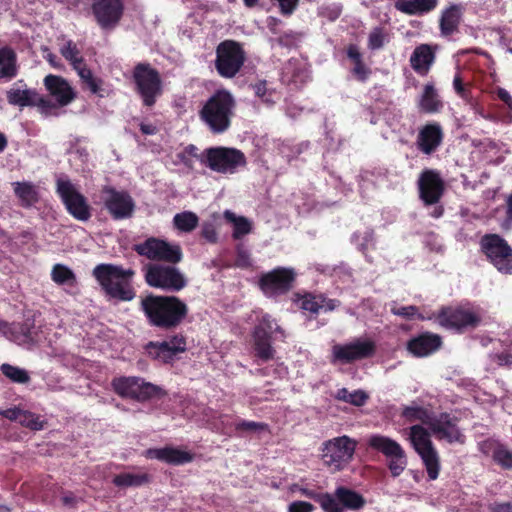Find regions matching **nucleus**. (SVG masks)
Wrapping results in <instances>:
<instances>
[{
	"instance_id": "f257e3e1",
	"label": "nucleus",
	"mask_w": 512,
	"mask_h": 512,
	"mask_svg": "<svg viewBox=\"0 0 512 512\" xmlns=\"http://www.w3.org/2000/svg\"><path fill=\"white\" fill-rule=\"evenodd\" d=\"M148 323L169 330L179 326L188 314L187 305L176 296L148 295L141 300Z\"/></svg>"
},
{
	"instance_id": "f03ea898",
	"label": "nucleus",
	"mask_w": 512,
	"mask_h": 512,
	"mask_svg": "<svg viewBox=\"0 0 512 512\" xmlns=\"http://www.w3.org/2000/svg\"><path fill=\"white\" fill-rule=\"evenodd\" d=\"M234 108L232 94L227 90H218L204 102L199 115L213 133H223L231 124Z\"/></svg>"
},
{
	"instance_id": "7ed1b4c3",
	"label": "nucleus",
	"mask_w": 512,
	"mask_h": 512,
	"mask_svg": "<svg viewBox=\"0 0 512 512\" xmlns=\"http://www.w3.org/2000/svg\"><path fill=\"white\" fill-rule=\"evenodd\" d=\"M93 275L111 298L130 301L135 297L130 285L134 275L132 269H124L113 264H99L94 268Z\"/></svg>"
},
{
	"instance_id": "20e7f679",
	"label": "nucleus",
	"mask_w": 512,
	"mask_h": 512,
	"mask_svg": "<svg viewBox=\"0 0 512 512\" xmlns=\"http://www.w3.org/2000/svg\"><path fill=\"white\" fill-rule=\"evenodd\" d=\"M199 161L214 171L223 175H233L247 165L245 154L234 147H209L200 153Z\"/></svg>"
},
{
	"instance_id": "39448f33",
	"label": "nucleus",
	"mask_w": 512,
	"mask_h": 512,
	"mask_svg": "<svg viewBox=\"0 0 512 512\" xmlns=\"http://www.w3.org/2000/svg\"><path fill=\"white\" fill-rule=\"evenodd\" d=\"M376 350L377 345L373 339L366 336L354 337L332 347L331 362L333 364H351L373 357Z\"/></svg>"
},
{
	"instance_id": "423d86ee",
	"label": "nucleus",
	"mask_w": 512,
	"mask_h": 512,
	"mask_svg": "<svg viewBox=\"0 0 512 512\" xmlns=\"http://www.w3.org/2000/svg\"><path fill=\"white\" fill-rule=\"evenodd\" d=\"M274 340H284L285 331L268 314H263L253 332L254 351L256 357L261 361H268L274 358L275 350L271 345L272 336Z\"/></svg>"
},
{
	"instance_id": "0eeeda50",
	"label": "nucleus",
	"mask_w": 512,
	"mask_h": 512,
	"mask_svg": "<svg viewBox=\"0 0 512 512\" xmlns=\"http://www.w3.org/2000/svg\"><path fill=\"white\" fill-rule=\"evenodd\" d=\"M409 440L423 461L429 479H437L440 471V458L429 432L421 425H413L409 428Z\"/></svg>"
},
{
	"instance_id": "6e6552de",
	"label": "nucleus",
	"mask_w": 512,
	"mask_h": 512,
	"mask_svg": "<svg viewBox=\"0 0 512 512\" xmlns=\"http://www.w3.org/2000/svg\"><path fill=\"white\" fill-rule=\"evenodd\" d=\"M356 447V440L346 435L327 440L322 444L323 462L332 471L343 470L352 461Z\"/></svg>"
},
{
	"instance_id": "1a4fd4ad",
	"label": "nucleus",
	"mask_w": 512,
	"mask_h": 512,
	"mask_svg": "<svg viewBox=\"0 0 512 512\" xmlns=\"http://www.w3.org/2000/svg\"><path fill=\"white\" fill-rule=\"evenodd\" d=\"M56 191L73 218L81 222H87L91 218V207L86 197L68 177H59L56 180Z\"/></svg>"
},
{
	"instance_id": "9d476101",
	"label": "nucleus",
	"mask_w": 512,
	"mask_h": 512,
	"mask_svg": "<svg viewBox=\"0 0 512 512\" xmlns=\"http://www.w3.org/2000/svg\"><path fill=\"white\" fill-rule=\"evenodd\" d=\"M480 249L498 272L512 274V247L498 234H485L480 239Z\"/></svg>"
},
{
	"instance_id": "9b49d317",
	"label": "nucleus",
	"mask_w": 512,
	"mask_h": 512,
	"mask_svg": "<svg viewBox=\"0 0 512 512\" xmlns=\"http://www.w3.org/2000/svg\"><path fill=\"white\" fill-rule=\"evenodd\" d=\"M145 280L151 287L172 292L180 291L186 286L183 274L171 265L148 264L145 267Z\"/></svg>"
},
{
	"instance_id": "f8f14e48",
	"label": "nucleus",
	"mask_w": 512,
	"mask_h": 512,
	"mask_svg": "<svg viewBox=\"0 0 512 512\" xmlns=\"http://www.w3.org/2000/svg\"><path fill=\"white\" fill-rule=\"evenodd\" d=\"M245 55L240 45L234 41L221 42L216 49L215 67L224 78L234 77L244 64Z\"/></svg>"
},
{
	"instance_id": "ddd939ff",
	"label": "nucleus",
	"mask_w": 512,
	"mask_h": 512,
	"mask_svg": "<svg viewBox=\"0 0 512 512\" xmlns=\"http://www.w3.org/2000/svg\"><path fill=\"white\" fill-rule=\"evenodd\" d=\"M112 386L118 395L138 401L148 400L162 392L159 386L146 382L143 378L136 376L114 379Z\"/></svg>"
},
{
	"instance_id": "4468645a",
	"label": "nucleus",
	"mask_w": 512,
	"mask_h": 512,
	"mask_svg": "<svg viewBox=\"0 0 512 512\" xmlns=\"http://www.w3.org/2000/svg\"><path fill=\"white\" fill-rule=\"evenodd\" d=\"M133 79L143 103L152 106L161 94V80L158 72L148 64H138L134 68Z\"/></svg>"
},
{
	"instance_id": "2eb2a0df",
	"label": "nucleus",
	"mask_w": 512,
	"mask_h": 512,
	"mask_svg": "<svg viewBox=\"0 0 512 512\" xmlns=\"http://www.w3.org/2000/svg\"><path fill=\"white\" fill-rule=\"evenodd\" d=\"M134 250L139 255L154 261H165L175 264L182 259V251L179 245L170 244L154 237H150L144 242L136 244Z\"/></svg>"
},
{
	"instance_id": "dca6fc26",
	"label": "nucleus",
	"mask_w": 512,
	"mask_h": 512,
	"mask_svg": "<svg viewBox=\"0 0 512 512\" xmlns=\"http://www.w3.org/2000/svg\"><path fill=\"white\" fill-rule=\"evenodd\" d=\"M102 197L104 207L114 220L128 219L133 215L135 203L128 192L105 186Z\"/></svg>"
},
{
	"instance_id": "f3484780",
	"label": "nucleus",
	"mask_w": 512,
	"mask_h": 512,
	"mask_svg": "<svg viewBox=\"0 0 512 512\" xmlns=\"http://www.w3.org/2000/svg\"><path fill=\"white\" fill-rule=\"evenodd\" d=\"M295 276L294 269L277 267L260 278V288L268 297L284 294L291 289Z\"/></svg>"
},
{
	"instance_id": "a211bd4d",
	"label": "nucleus",
	"mask_w": 512,
	"mask_h": 512,
	"mask_svg": "<svg viewBox=\"0 0 512 512\" xmlns=\"http://www.w3.org/2000/svg\"><path fill=\"white\" fill-rule=\"evenodd\" d=\"M433 321L448 330L459 331L467 327H475L480 322L479 316L470 310L444 307L435 313Z\"/></svg>"
},
{
	"instance_id": "6ab92c4d",
	"label": "nucleus",
	"mask_w": 512,
	"mask_h": 512,
	"mask_svg": "<svg viewBox=\"0 0 512 512\" xmlns=\"http://www.w3.org/2000/svg\"><path fill=\"white\" fill-rule=\"evenodd\" d=\"M186 350V339L177 334L165 341L149 342L145 346L147 355L160 363H169Z\"/></svg>"
},
{
	"instance_id": "aec40b11",
	"label": "nucleus",
	"mask_w": 512,
	"mask_h": 512,
	"mask_svg": "<svg viewBox=\"0 0 512 512\" xmlns=\"http://www.w3.org/2000/svg\"><path fill=\"white\" fill-rule=\"evenodd\" d=\"M10 105L23 109L24 107L38 106L42 110L49 108L50 101L43 98L35 89L27 88L23 81H18L6 92Z\"/></svg>"
},
{
	"instance_id": "412c9836",
	"label": "nucleus",
	"mask_w": 512,
	"mask_h": 512,
	"mask_svg": "<svg viewBox=\"0 0 512 512\" xmlns=\"http://www.w3.org/2000/svg\"><path fill=\"white\" fill-rule=\"evenodd\" d=\"M428 428L439 440L449 443H464V435L457 426V419L450 414L433 415Z\"/></svg>"
},
{
	"instance_id": "4be33fe9",
	"label": "nucleus",
	"mask_w": 512,
	"mask_h": 512,
	"mask_svg": "<svg viewBox=\"0 0 512 512\" xmlns=\"http://www.w3.org/2000/svg\"><path fill=\"white\" fill-rule=\"evenodd\" d=\"M420 198L426 205L437 203L444 191V183L434 170L424 171L418 180Z\"/></svg>"
},
{
	"instance_id": "5701e85b",
	"label": "nucleus",
	"mask_w": 512,
	"mask_h": 512,
	"mask_svg": "<svg viewBox=\"0 0 512 512\" xmlns=\"http://www.w3.org/2000/svg\"><path fill=\"white\" fill-rule=\"evenodd\" d=\"M92 8L97 22L104 29L113 27L123 13L120 0H94Z\"/></svg>"
},
{
	"instance_id": "b1692460",
	"label": "nucleus",
	"mask_w": 512,
	"mask_h": 512,
	"mask_svg": "<svg viewBox=\"0 0 512 512\" xmlns=\"http://www.w3.org/2000/svg\"><path fill=\"white\" fill-rule=\"evenodd\" d=\"M44 86L58 106L70 104L76 97V92L69 82L61 76L49 74L44 78Z\"/></svg>"
},
{
	"instance_id": "393cba45",
	"label": "nucleus",
	"mask_w": 512,
	"mask_h": 512,
	"mask_svg": "<svg viewBox=\"0 0 512 512\" xmlns=\"http://www.w3.org/2000/svg\"><path fill=\"white\" fill-rule=\"evenodd\" d=\"M148 459H157L170 465H182L193 460V454L171 446L150 448L144 452Z\"/></svg>"
},
{
	"instance_id": "a878e982",
	"label": "nucleus",
	"mask_w": 512,
	"mask_h": 512,
	"mask_svg": "<svg viewBox=\"0 0 512 512\" xmlns=\"http://www.w3.org/2000/svg\"><path fill=\"white\" fill-rule=\"evenodd\" d=\"M443 131L438 123L425 125L417 137V145L420 151L431 154L442 143Z\"/></svg>"
},
{
	"instance_id": "bb28decb",
	"label": "nucleus",
	"mask_w": 512,
	"mask_h": 512,
	"mask_svg": "<svg viewBox=\"0 0 512 512\" xmlns=\"http://www.w3.org/2000/svg\"><path fill=\"white\" fill-rule=\"evenodd\" d=\"M332 499L340 512L360 510L365 505V499L361 494L344 486L335 489Z\"/></svg>"
},
{
	"instance_id": "cd10ccee",
	"label": "nucleus",
	"mask_w": 512,
	"mask_h": 512,
	"mask_svg": "<svg viewBox=\"0 0 512 512\" xmlns=\"http://www.w3.org/2000/svg\"><path fill=\"white\" fill-rule=\"evenodd\" d=\"M441 346V338L432 333H423L407 343L408 351L416 357H425Z\"/></svg>"
},
{
	"instance_id": "c85d7f7f",
	"label": "nucleus",
	"mask_w": 512,
	"mask_h": 512,
	"mask_svg": "<svg viewBox=\"0 0 512 512\" xmlns=\"http://www.w3.org/2000/svg\"><path fill=\"white\" fill-rule=\"evenodd\" d=\"M435 61V51L429 44L418 45L410 57L412 69L419 75L425 76Z\"/></svg>"
},
{
	"instance_id": "c756f323",
	"label": "nucleus",
	"mask_w": 512,
	"mask_h": 512,
	"mask_svg": "<svg viewBox=\"0 0 512 512\" xmlns=\"http://www.w3.org/2000/svg\"><path fill=\"white\" fill-rule=\"evenodd\" d=\"M439 0H393L394 8L409 16H423L432 12Z\"/></svg>"
},
{
	"instance_id": "7c9ffc66",
	"label": "nucleus",
	"mask_w": 512,
	"mask_h": 512,
	"mask_svg": "<svg viewBox=\"0 0 512 512\" xmlns=\"http://www.w3.org/2000/svg\"><path fill=\"white\" fill-rule=\"evenodd\" d=\"M200 154L198 148L189 144L182 149H178L172 152L169 156L171 163L184 173H190L194 170V164L196 160H199Z\"/></svg>"
},
{
	"instance_id": "2f4dec72",
	"label": "nucleus",
	"mask_w": 512,
	"mask_h": 512,
	"mask_svg": "<svg viewBox=\"0 0 512 512\" xmlns=\"http://www.w3.org/2000/svg\"><path fill=\"white\" fill-rule=\"evenodd\" d=\"M18 74L17 55L12 48L0 45V80L9 81Z\"/></svg>"
},
{
	"instance_id": "473e14b6",
	"label": "nucleus",
	"mask_w": 512,
	"mask_h": 512,
	"mask_svg": "<svg viewBox=\"0 0 512 512\" xmlns=\"http://www.w3.org/2000/svg\"><path fill=\"white\" fill-rule=\"evenodd\" d=\"M461 7L452 4L443 10L440 18V31L443 36H450L458 30L461 21Z\"/></svg>"
},
{
	"instance_id": "72a5a7b5",
	"label": "nucleus",
	"mask_w": 512,
	"mask_h": 512,
	"mask_svg": "<svg viewBox=\"0 0 512 512\" xmlns=\"http://www.w3.org/2000/svg\"><path fill=\"white\" fill-rule=\"evenodd\" d=\"M367 444L370 448L382 453L386 458L392 457L403 449L397 441L380 434L369 436Z\"/></svg>"
},
{
	"instance_id": "f704fd0d",
	"label": "nucleus",
	"mask_w": 512,
	"mask_h": 512,
	"mask_svg": "<svg viewBox=\"0 0 512 512\" xmlns=\"http://www.w3.org/2000/svg\"><path fill=\"white\" fill-rule=\"evenodd\" d=\"M150 475L143 471L124 472L113 478V484L119 488L140 487L150 482Z\"/></svg>"
},
{
	"instance_id": "c9c22d12",
	"label": "nucleus",
	"mask_w": 512,
	"mask_h": 512,
	"mask_svg": "<svg viewBox=\"0 0 512 512\" xmlns=\"http://www.w3.org/2000/svg\"><path fill=\"white\" fill-rule=\"evenodd\" d=\"M390 311L393 315L399 316L405 320H414L418 319L421 321L424 320H432L435 317V313H422L419 311L417 306L408 305V306H398L396 302H392L390 304Z\"/></svg>"
},
{
	"instance_id": "e433bc0d",
	"label": "nucleus",
	"mask_w": 512,
	"mask_h": 512,
	"mask_svg": "<svg viewBox=\"0 0 512 512\" xmlns=\"http://www.w3.org/2000/svg\"><path fill=\"white\" fill-rule=\"evenodd\" d=\"M420 109L426 113H435L442 108V102L433 84H426L419 101Z\"/></svg>"
},
{
	"instance_id": "4c0bfd02",
	"label": "nucleus",
	"mask_w": 512,
	"mask_h": 512,
	"mask_svg": "<svg viewBox=\"0 0 512 512\" xmlns=\"http://www.w3.org/2000/svg\"><path fill=\"white\" fill-rule=\"evenodd\" d=\"M283 78L298 87L309 80L310 74L306 68L300 67L297 61H289L284 67Z\"/></svg>"
},
{
	"instance_id": "58836bf2",
	"label": "nucleus",
	"mask_w": 512,
	"mask_h": 512,
	"mask_svg": "<svg viewBox=\"0 0 512 512\" xmlns=\"http://www.w3.org/2000/svg\"><path fill=\"white\" fill-rule=\"evenodd\" d=\"M300 493L315 502H317L323 512H340L338 508L336 507L334 500L332 499V493H319L315 490L308 489V488H301Z\"/></svg>"
},
{
	"instance_id": "ea45409f",
	"label": "nucleus",
	"mask_w": 512,
	"mask_h": 512,
	"mask_svg": "<svg viewBox=\"0 0 512 512\" xmlns=\"http://www.w3.org/2000/svg\"><path fill=\"white\" fill-rule=\"evenodd\" d=\"M224 218L233 224V237L240 239L251 232V222L243 216H237L234 212L226 210Z\"/></svg>"
},
{
	"instance_id": "a19ab883",
	"label": "nucleus",
	"mask_w": 512,
	"mask_h": 512,
	"mask_svg": "<svg viewBox=\"0 0 512 512\" xmlns=\"http://www.w3.org/2000/svg\"><path fill=\"white\" fill-rule=\"evenodd\" d=\"M199 222L198 216L191 211L177 213L173 217L174 226L181 232L189 233L193 231Z\"/></svg>"
},
{
	"instance_id": "79ce46f5",
	"label": "nucleus",
	"mask_w": 512,
	"mask_h": 512,
	"mask_svg": "<svg viewBox=\"0 0 512 512\" xmlns=\"http://www.w3.org/2000/svg\"><path fill=\"white\" fill-rule=\"evenodd\" d=\"M1 373L16 384H27L30 381V374L27 370L14 366L8 363H3L0 366Z\"/></svg>"
},
{
	"instance_id": "37998d69",
	"label": "nucleus",
	"mask_w": 512,
	"mask_h": 512,
	"mask_svg": "<svg viewBox=\"0 0 512 512\" xmlns=\"http://www.w3.org/2000/svg\"><path fill=\"white\" fill-rule=\"evenodd\" d=\"M402 416L408 422L420 421L427 426H429L433 417L427 409L419 405L405 406L402 411Z\"/></svg>"
},
{
	"instance_id": "c03bdc74",
	"label": "nucleus",
	"mask_w": 512,
	"mask_h": 512,
	"mask_svg": "<svg viewBox=\"0 0 512 512\" xmlns=\"http://www.w3.org/2000/svg\"><path fill=\"white\" fill-rule=\"evenodd\" d=\"M52 280L58 285L73 286L76 284L74 272L63 264H56L51 271Z\"/></svg>"
},
{
	"instance_id": "a18cd8bd",
	"label": "nucleus",
	"mask_w": 512,
	"mask_h": 512,
	"mask_svg": "<svg viewBox=\"0 0 512 512\" xmlns=\"http://www.w3.org/2000/svg\"><path fill=\"white\" fill-rule=\"evenodd\" d=\"M323 302L315 296L307 295L301 301V308L311 314H318L321 310L331 311L335 308V300H329L326 305Z\"/></svg>"
},
{
	"instance_id": "49530a36",
	"label": "nucleus",
	"mask_w": 512,
	"mask_h": 512,
	"mask_svg": "<svg viewBox=\"0 0 512 512\" xmlns=\"http://www.w3.org/2000/svg\"><path fill=\"white\" fill-rule=\"evenodd\" d=\"M60 53L72 65L73 68L84 62L79 48L72 40H67L60 47Z\"/></svg>"
},
{
	"instance_id": "de8ad7c7",
	"label": "nucleus",
	"mask_w": 512,
	"mask_h": 512,
	"mask_svg": "<svg viewBox=\"0 0 512 512\" xmlns=\"http://www.w3.org/2000/svg\"><path fill=\"white\" fill-rule=\"evenodd\" d=\"M15 194L21 200L23 206H31L37 201V192L29 183H16Z\"/></svg>"
},
{
	"instance_id": "09e8293b",
	"label": "nucleus",
	"mask_w": 512,
	"mask_h": 512,
	"mask_svg": "<svg viewBox=\"0 0 512 512\" xmlns=\"http://www.w3.org/2000/svg\"><path fill=\"white\" fill-rule=\"evenodd\" d=\"M336 398L355 406H362L366 403L368 395L363 390L350 392L347 388H341L337 391Z\"/></svg>"
},
{
	"instance_id": "8fccbe9b",
	"label": "nucleus",
	"mask_w": 512,
	"mask_h": 512,
	"mask_svg": "<svg viewBox=\"0 0 512 512\" xmlns=\"http://www.w3.org/2000/svg\"><path fill=\"white\" fill-rule=\"evenodd\" d=\"M74 70L77 72L82 83L91 91L96 94L99 91L98 80L93 76L92 71L83 62L79 66H76Z\"/></svg>"
},
{
	"instance_id": "3c124183",
	"label": "nucleus",
	"mask_w": 512,
	"mask_h": 512,
	"mask_svg": "<svg viewBox=\"0 0 512 512\" xmlns=\"http://www.w3.org/2000/svg\"><path fill=\"white\" fill-rule=\"evenodd\" d=\"M388 41L389 38L387 32L384 28L377 26L369 33L367 45L370 50H380Z\"/></svg>"
},
{
	"instance_id": "603ef678",
	"label": "nucleus",
	"mask_w": 512,
	"mask_h": 512,
	"mask_svg": "<svg viewBox=\"0 0 512 512\" xmlns=\"http://www.w3.org/2000/svg\"><path fill=\"white\" fill-rule=\"evenodd\" d=\"M17 423L35 431H39L44 428V421L41 417L26 410L21 411Z\"/></svg>"
},
{
	"instance_id": "864d4df0",
	"label": "nucleus",
	"mask_w": 512,
	"mask_h": 512,
	"mask_svg": "<svg viewBox=\"0 0 512 512\" xmlns=\"http://www.w3.org/2000/svg\"><path fill=\"white\" fill-rule=\"evenodd\" d=\"M387 459L388 467L393 477L399 476L407 466V458L404 449H401L400 452H397V454Z\"/></svg>"
},
{
	"instance_id": "5fc2aeb1",
	"label": "nucleus",
	"mask_w": 512,
	"mask_h": 512,
	"mask_svg": "<svg viewBox=\"0 0 512 512\" xmlns=\"http://www.w3.org/2000/svg\"><path fill=\"white\" fill-rule=\"evenodd\" d=\"M493 460L505 469H512V452L503 444H499Z\"/></svg>"
},
{
	"instance_id": "6e6d98bb",
	"label": "nucleus",
	"mask_w": 512,
	"mask_h": 512,
	"mask_svg": "<svg viewBox=\"0 0 512 512\" xmlns=\"http://www.w3.org/2000/svg\"><path fill=\"white\" fill-rule=\"evenodd\" d=\"M238 432H261L267 429V425L262 422L239 420L234 424Z\"/></svg>"
},
{
	"instance_id": "4d7b16f0",
	"label": "nucleus",
	"mask_w": 512,
	"mask_h": 512,
	"mask_svg": "<svg viewBox=\"0 0 512 512\" xmlns=\"http://www.w3.org/2000/svg\"><path fill=\"white\" fill-rule=\"evenodd\" d=\"M13 330L20 334L19 340L22 342H29L34 340L33 324L30 320H26L21 324L14 325Z\"/></svg>"
},
{
	"instance_id": "13d9d810",
	"label": "nucleus",
	"mask_w": 512,
	"mask_h": 512,
	"mask_svg": "<svg viewBox=\"0 0 512 512\" xmlns=\"http://www.w3.org/2000/svg\"><path fill=\"white\" fill-rule=\"evenodd\" d=\"M373 240V232L365 230L363 233L356 232L352 236V242L361 250L364 251L368 248Z\"/></svg>"
},
{
	"instance_id": "bf43d9fd",
	"label": "nucleus",
	"mask_w": 512,
	"mask_h": 512,
	"mask_svg": "<svg viewBox=\"0 0 512 512\" xmlns=\"http://www.w3.org/2000/svg\"><path fill=\"white\" fill-rule=\"evenodd\" d=\"M497 97L507 106L509 113L506 116L507 122L512 123V96L504 88L498 87L496 89Z\"/></svg>"
},
{
	"instance_id": "052dcab7",
	"label": "nucleus",
	"mask_w": 512,
	"mask_h": 512,
	"mask_svg": "<svg viewBox=\"0 0 512 512\" xmlns=\"http://www.w3.org/2000/svg\"><path fill=\"white\" fill-rule=\"evenodd\" d=\"M353 75L361 82H365L371 74V70L364 64L363 60L354 64Z\"/></svg>"
},
{
	"instance_id": "680f3d73",
	"label": "nucleus",
	"mask_w": 512,
	"mask_h": 512,
	"mask_svg": "<svg viewBox=\"0 0 512 512\" xmlns=\"http://www.w3.org/2000/svg\"><path fill=\"white\" fill-rule=\"evenodd\" d=\"M314 505L306 501H293L288 505V512H313Z\"/></svg>"
},
{
	"instance_id": "e2e57ef3",
	"label": "nucleus",
	"mask_w": 512,
	"mask_h": 512,
	"mask_svg": "<svg viewBox=\"0 0 512 512\" xmlns=\"http://www.w3.org/2000/svg\"><path fill=\"white\" fill-rule=\"evenodd\" d=\"M500 442L494 439H486L479 443L480 451L485 455H491L492 458L495 455V451L498 448Z\"/></svg>"
},
{
	"instance_id": "0e129e2a",
	"label": "nucleus",
	"mask_w": 512,
	"mask_h": 512,
	"mask_svg": "<svg viewBox=\"0 0 512 512\" xmlns=\"http://www.w3.org/2000/svg\"><path fill=\"white\" fill-rule=\"evenodd\" d=\"M202 236L209 242H215L217 240V233L212 223L203 224Z\"/></svg>"
},
{
	"instance_id": "69168bd1",
	"label": "nucleus",
	"mask_w": 512,
	"mask_h": 512,
	"mask_svg": "<svg viewBox=\"0 0 512 512\" xmlns=\"http://www.w3.org/2000/svg\"><path fill=\"white\" fill-rule=\"evenodd\" d=\"M262 373L263 375H275L276 377H283L287 374V368L282 364H277L275 368L271 371L270 368H265L263 370H257V373Z\"/></svg>"
},
{
	"instance_id": "338daca9",
	"label": "nucleus",
	"mask_w": 512,
	"mask_h": 512,
	"mask_svg": "<svg viewBox=\"0 0 512 512\" xmlns=\"http://www.w3.org/2000/svg\"><path fill=\"white\" fill-rule=\"evenodd\" d=\"M278 3H279V6H280V9H281V12L283 14H291L297 3H298V0H277Z\"/></svg>"
},
{
	"instance_id": "774afa93",
	"label": "nucleus",
	"mask_w": 512,
	"mask_h": 512,
	"mask_svg": "<svg viewBox=\"0 0 512 512\" xmlns=\"http://www.w3.org/2000/svg\"><path fill=\"white\" fill-rule=\"evenodd\" d=\"M492 512H512V503L503 502V503H494L491 506Z\"/></svg>"
}]
</instances>
